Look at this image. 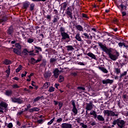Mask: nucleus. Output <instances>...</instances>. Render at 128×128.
I'll list each match as a JSON object with an SVG mask.
<instances>
[{
  "mask_svg": "<svg viewBox=\"0 0 128 128\" xmlns=\"http://www.w3.org/2000/svg\"><path fill=\"white\" fill-rule=\"evenodd\" d=\"M27 108H25L24 112H28V108H32V106H30V104H28L26 106Z\"/></svg>",
  "mask_w": 128,
  "mask_h": 128,
  "instance_id": "51",
  "label": "nucleus"
},
{
  "mask_svg": "<svg viewBox=\"0 0 128 128\" xmlns=\"http://www.w3.org/2000/svg\"><path fill=\"white\" fill-rule=\"evenodd\" d=\"M42 40L40 37H36L34 38V43L36 44V42H40V41Z\"/></svg>",
  "mask_w": 128,
  "mask_h": 128,
  "instance_id": "36",
  "label": "nucleus"
},
{
  "mask_svg": "<svg viewBox=\"0 0 128 128\" xmlns=\"http://www.w3.org/2000/svg\"><path fill=\"white\" fill-rule=\"evenodd\" d=\"M126 74H128V71H124L122 73H120V80H122L124 78Z\"/></svg>",
  "mask_w": 128,
  "mask_h": 128,
  "instance_id": "23",
  "label": "nucleus"
},
{
  "mask_svg": "<svg viewBox=\"0 0 128 128\" xmlns=\"http://www.w3.org/2000/svg\"><path fill=\"white\" fill-rule=\"evenodd\" d=\"M99 46L100 47V48L103 50V52H104L107 48L106 46V44H104V45L102 42H98Z\"/></svg>",
  "mask_w": 128,
  "mask_h": 128,
  "instance_id": "15",
  "label": "nucleus"
},
{
  "mask_svg": "<svg viewBox=\"0 0 128 128\" xmlns=\"http://www.w3.org/2000/svg\"><path fill=\"white\" fill-rule=\"evenodd\" d=\"M34 54H40V52H42V48L38 46H34Z\"/></svg>",
  "mask_w": 128,
  "mask_h": 128,
  "instance_id": "13",
  "label": "nucleus"
},
{
  "mask_svg": "<svg viewBox=\"0 0 128 128\" xmlns=\"http://www.w3.org/2000/svg\"><path fill=\"white\" fill-rule=\"evenodd\" d=\"M97 119L99 120V122H104V118L102 115H98Z\"/></svg>",
  "mask_w": 128,
  "mask_h": 128,
  "instance_id": "33",
  "label": "nucleus"
},
{
  "mask_svg": "<svg viewBox=\"0 0 128 128\" xmlns=\"http://www.w3.org/2000/svg\"><path fill=\"white\" fill-rule=\"evenodd\" d=\"M78 90H86V88L84 87H82V86H78L77 88Z\"/></svg>",
  "mask_w": 128,
  "mask_h": 128,
  "instance_id": "57",
  "label": "nucleus"
},
{
  "mask_svg": "<svg viewBox=\"0 0 128 128\" xmlns=\"http://www.w3.org/2000/svg\"><path fill=\"white\" fill-rule=\"evenodd\" d=\"M60 6V10H63V12H64L66 8V7L68 6V2H64L62 3Z\"/></svg>",
  "mask_w": 128,
  "mask_h": 128,
  "instance_id": "14",
  "label": "nucleus"
},
{
  "mask_svg": "<svg viewBox=\"0 0 128 128\" xmlns=\"http://www.w3.org/2000/svg\"><path fill=\"white\" fill-rule=\"evenodd\" d=\"M56 62V59L54 58H51L50 59V64H54V62Z\"/></svg>",
  "mask_w": 128,
  "mask_h": 128,
  "instance_id": "55",
  "label": "nucleus"
},
{
  "mask_svg": "<svg viewBox=\"0 0 128 128\" xmlns=\"http://www.w3.org/2000/svg\"><path fill=\"white\" fill-rule=\"evenodd\" d=\"M61 40H65L66 42H70L72 39H70V34L67 32H63L61 34Z\"/></svg>",
  "mask_w": 128,
  "mask_h": 128,
  "instance_id": "4",
  "label": "nucleus"
},
{
  "mask_svg": "<svg viewBox=\"0 0 128 128\" xmlns=\"http://www.w3.org/2000/svg\"><path fill=\"white\" fill-rule=\"evenodd\" d=\"M6 72H8V76H10V66H9L8 67V70H6Z\"/></svg>",
  "mask_w": 128,
  "mask_h": 128,
  "instance_id": "49",
  "label": "nucleus"
},
{
  "mask_svg": "<svg viewBox=\"0 0 128 128\" xmlns=\"http://www.w3.org/2000/svg\"><path fill=\"white\" fill-rule=\"evenodd\" d=\"M40 66H46V60L42 59V62L40 64Z\"/></svg>",
  "mask_w": 128,
  "mask_h": 128,
  "instance_id": "35",
  "label": "nucleus"
},
{
  "mask_svg": "<svg viewBox=\"0 0 128 128\" xmlns=\"http://www.w3.org/2000/svg\"><path fill=\"white\" fill-rule=\"evenodd\" d=\"M64 76L62 75H60L59 76L58 82H64Z\"/></svg>",
  "mask_w": 128,
  "mask_h": 128,
  "instance_id": "44",
  "label": "nucleus"
},
{
  "mask_svg": "<svg viewBox=\"0 0 128 128\" xmlns=\"http://www.w3.org/2000/svg\"><path fill=\"white\" fill-rule=\"evenodd\" d=\"M7 34L8 36H12L14 34V27L12 26H10L7 30Z\"/></svg>",
  "mask_w": 128,
  "mask_h": 128,
  "instance_id": "10",
  "label": "nucleus"
},
{
  "mask_svg": "<svg viewBox=\"0 0 128 128\" xmlns=\"http://www.w3.org/2000/svg\"><path fill=\"white\" fill-rule=\"evenodd\" d=\"M58 20H60L58 16H54V20H52L53 24H56V22H58Z\"/></svg>",
  "mask_w": 128,
  "mask_h": 128,
  "instance_id": "41",
  "label": "nucleus"
},
{
  "mask_svg": "<svg viewBox=\"0 0 128 128\" xmlns=\"http://www.w3.org/2000/svg\"><path fill=\"white\" fill-rule=\"evenodd\" d=\"M90 116H93L94 118V119L96 118H98V114H96V112L94 110H92V112H90Z\"/></svg>",
  "mask_w": 128,
  "mask_h": 128,
  "instance_id": "34",
  "label": "nucleus"
},
{
  "mask_svg": "<svg viewBox=\"0 0 128 128\" xmlns=\"http://www.w3.org/2000/svg\"><path fill=\"white\" fill-rule=\"evenodd\" d=\"M66 48H67V50L68 52H70L72 50H74V48L72 46H66Z\"/></svg>",
  "mask_w": 128,
  "mask_h": 128,
  "instance_id": "38",
  "label": "nucleus"
},
{
  "mask_svg": "<svg viewBox=\"0 0 128 128\" xmlns=\"http://www.w3.org/2000/svg\"><path fill=\"white\" fill-rule=\"evenodd\" d=\"M60 34L64 32H66V28H64L62 26H61L60 29Z\"/></svg>",
  "mask_w": 128,
  "mask_h": 128,
  "instance_id": "47",
  "label": "nucleus"
},
{
  "mask_svg": "<svg viewBox=\"0 0 128 128\" xmlns=\"http://www.w3.org/2000/svg\"><path fill=\"white\" fill-rule=\"evenodd\" d=\"M12 102H14V104H22L24 102V101L22 100V97L20 96L19 98L13 97L11 98Z\"/></svg>",
  "mask_w": 128,
  "mask_h": 128,
  "instance_id": "5",
  "label": "nucleus"
},
{
  "mask_svg": "<svg viewBox=\"0 0 128 128\" xmlns=\"http://www.w3.org/2000/svg\"><path fill=\"white\" fill-rule=\"evenodd\" d=\"M11 44H15V47L16 48H11V49L13 50V52L17 54V56H22V45L20 43H16V40L11 41Z\"/></svg>",
  "mask_w": 128,
  "mask_h": 128,
  "instance_id": "2",
  "label": "nucleus"
},
{
  "mask_svg": "<svg viewBox=\"0 0 128 128\" xmlns=\"http://www.w3.org/2000/svg\"><path fill=\"white\" fill-rule=\"evenodd\" d=\"M46 12H44L43 13V16H44V18H46V20H48V22H50V20H52V14H47L46 15Z\"/></svg>",
  "mask_w": 128,
  "mask_h": 128,
  "instance_id": "16",
  "label": "nucleus"
},
{
  "mask_svg": "<svg viewBox=\"0 0 128 128\" xmlns=\"http://www.w3.org/2000/svg\"><path fill=\"white\" fill-rule=\"evenodd\" d=\"M30 2L28 1H26L22 3V8L24 10H26L27 8H30Z\"/></svg>",
  "mask_w": 128,
  "mask_h": 128,
  "instance_id": "9",
  "label": "nucleus"
},
{
  "mask_svg": "<svg viewBox=\"0 0 128 128\" xmlns=\"http://www.w3.org/2000/svg\"><path fill=\"white\" fill-rule=\"evenodd\" d=\"M40 108L37 107H34L32 108H30L28 110L29 112H39Z\"/></svg>",
  "mask_w": 128,
  "mask_h": 128,
  "instance_id": "26",
  "label": "nucleus"
},
{
  "mask_svg": "<svg viewBox=\"0 0 128 128\" xmlns=\"http://www.w3.org/2000/svg\"><path fill=\"white\" fill-rule=\"evenodd\" d=\"M124 42H120L118 44V46H120V48H122V46H124Z\"/></svg>",
  "mask_w": 128,
  "mask_h": 128,
  "instance_id": "61",
  "label": "nucleus"
},
{
  "mask_svg": "<svg viewBox=\"0 0 128 128\" xmlns=\"http://www.w3.org/2000/svg\"><path fill=\"white\" fill-rule=\"evenodd\" d=\"M94 104H92V102H90L89 104H88L86 106V110H92Z\"/></svg>",
  "mask_w": 128,
  "mask_h": 128,
  "instance_id": "18",
  "label": "nucleus"
},
{
  "mask_svg": "<svg viewBox=\"0 0 128 128\" xmlns=\"http://www.w3.org/2000/svg\"><path fill=\"white\" fill-rule=\"evenodd\" d=\"M54 90H56V88H54L52 86H51L49 87L48 92H54Z\"/></svg>",
  "mask_w": 128,
  "mask_h": 128,
  "instance_id": "43",
  "label": "nucleus"
},
{
  "mask_svg": "<svg viewBox=\"0 0 128 128\" xmlns=\"http://www.w3.org/2000/svg\"><path fill=\"white\" fill-rule=\"evenodd\" d=\"M30 12H32V10H34V4L32 3L31 4L30 3Z\"/></svg>",
  "mask_w": 128,
  "mask_h": 128,
  "instance_id": "40",
  "label": "nucleus"
},
{
  "mask_svg": "<svg viewBox=\"0 0 128 128\" xmlns=\"http://www.w3.org/2000/svg\"><path fill=\"white\" fill-rule=\"evenodd\" d=\"M12 64V60H8V59H5L3 61V64H6V66H8V64Z\"/></svg>",
  "mask_w": 128,
  "mask_h": 128,
  "instance_id": "19",
  "label": "nucleus"
},
{
  "mask_svg": "<svg viewBox=\"0 0 128 128\" xmlns=\"http://www.w3.org/2000/svg\"><path fill=\"white\" fill-rule=\"evenodd\" d=\"M27 42L28 43V44H32V42H34V38H29L28 39V40H27Z\"/></svg>",
  "mask_w": 128,
  "mask_h": 128,
  "instance_id": "39",
  "label": "nucleus"
},
{
  "mask_svg": "<svg viewBox=\"0 0 128 128\" xmlns=\"http://www.w3.org/2000/svg\"><path fill=\"white\" fill-rule=\"evenodd\" d=\"M26 74H28V72L26 71L24 72V74H21V76H22V78H24V76H26Z\"/></svg>",
  "mask_w": 128,
  "mask_h": 128,
  "instance_id": "60",
  "label": "nucleus"
},
{
  "mask_svg": "<svg viewBox=\"0 0 128 128\" xmlns=\"http://www.w3.org/2000/svg\"><path fill=\"white\" fill-rule=\"evenodd\" d=\"M5 94H6V96H12V90H6Z\"/></svg>",
  "mask_w": 128,
  "mask_h": 128,
  "instance_id": "32",
  "label": "nucleus"
},
{
  "mask_svg": "<svg viewBox=\"0 0 128 128\" xmlns=\"http://www.w3.org/2000/svg\"><path fill=\"white\" fill-rule=\"evenodd\" d=\"M120 6L122 10H124V8H125V10H126V8H128V3H126V6L124 5V4H120Z\"/></svg>",
  "mask_w": 128,
  "mask_h": 128,
  "instance_id": "48",
  "label": "nucleus"
},
{
  "mask_svg": "<svg viewBox=\"0 0 128 128\" xmlns=\"http://www.w3.org/2000/svg\"><path fill=\"white\" fill-rule=\"evenodd\" d=\"M53 74L55 78H58V76H60V70L58 68H56L53 71Z\"/></svg>",
  "mask_w": 128,
  "mask_h": 128,
  "instance_id": "11",
  "label": "nucleus"
},
{
  "mask_svg": "<svg viewBox=\"0 0 128 128\" xmlns=\"http://www.w3.org/2000/svg\"><path fill=\"white\" fill-rule=\"evenodd\" d=\"M86 55L90 58H93V60H96V55H94L92 52H89L87 53Z\"/></svg>",
  "mask_w": 128,
  "mask_h": 128,
  "instance_id": "25",
  "label": "nucleus"
},
{
  "mask_svg": "<svg viewBox=\"0 0 128 128\" xmlns=\"http://www.w3.org/2000/svg\"><path fill=\"white\" fill-rule=\"evenodd\" d=\"M8 20V18L6 16H3L0 18V24H2V22H6Z\"/></svg>",
  "mask_w": 128,
  "mask_h": 128,
  "instance_id": "24",
  "label": "nucleus"
},
{
  "mask_svg": "<svg viewBox=\"0 0 128 128\" xmlns=\"http://www.w3.org/2000/svg\"><path fill=\"white\" fill-rule=\"evenodd\" d=\"M114 72L116 74V76H119L120 74V68H114Z\"/></svg>",
  "mask_w": 128,
  "mask_h": 128,
  "instance_id": "28",
  "label": "nucleus"
},
{
  "mask_svg": "<svg viewBox=\"0 0 128 128\" xmlns=\"http://www.w3.org/2000/svg\"><path fill=\"white\" fill-rule=\"evenodd\" d=\"M44 76L45 78H48L52 76V72H50V70H48L44 74Z\"/></svg>",
  "mask_w": 128,
  "mask_h": 128,
  "instance_id": "22",
  "label": "nucleus"
},
{
  "mask_svg": "<svg viewBox=\"0 0 128 128\" xmlns=\"http://www.w3.org/2000/svg\"><path fill=\"white\" fill-rule=\"evenodd\" d=\"M20 32H22V36L23 38H24V40H26V33L24 32H22V30H20Z\"/></svg>",
  "mask_w": 128,
  "mask_h": 128,
  "instance_id": "53",
  "label": "nucleus"
},
{
  "mask_svg": "<svg viewBox=\"0 0 128 128\" xmlns=\"http://www.w3.org/2000/svg\"><path fill=\"white\" fill-rule=\"evenodd\" d=\"M54 120H56V118L54 117L49 122H48V126L52 124L54 122Z\"/></svg>",
  "mask_w": 128,
  "mask_h": 128,
  "instance_id": "50",
  "label": "nucleus"
},
{
  "mask_svg": "<svg viewBox=\"0 0 128 128\" xmlns=\"http://www.w3.org/2000/svg\"><path fill=\"white\" fill-rule=\"evenodd\" d=\"M12 88H20V86L17 85L16 84L14 85H12Z\"/></svg>",
  "mask_w": 128,
  "mask_h": 128,
  "instance_id": "58",
  "label": "nucleus"
},
{
  "mask_svg": "<svg viewBox=\"0 0 128 128\" xmlns=\"http://www.w3.org/2000/svg\"><path fill=\"white\" fill-rule=\"evenodd\" d=\"M44 98V96H38L36 98H35L34 100L33 104L36 102H38V100H40V98Z\"/></svg>",
  "mask_w": 128,
  "mask_h": 128,
  "instance_id": "37",
  "label": "nucleus"
},
{
  "mask_svg": "<svg viewBox=\"0 0 128 128\" xmlns=\"http://www.w3.org/2000/svg\"><path fill=\"white\" fill-rule=\"evenodd\" d=\"M72 112L74 114H78V109H76V107H73Z\"/></svg>",
  "mask_w": 128,
  "mask_h": 128,
  "instance_id": "46",
  "label": "nucleus"
},
{
  "mask_svg": "<svg viewBox=\"0 0 128 128\" xmlns=\"http://www.w3.org/2000/svg\"><path fill=\"white\" fill-rule=\"evenodd\" d=\"M22 65H19L18 67L16 70V72H20V71L22 70Z\"/></svg>",
  "mask_w": 128,
  "mask_h": 128,
  "instance_id": "45",
  "label": "nucleus"
},
{
  "mask_svg": "<svg viewBox=\"0 0 128 128\" xmlns=\"http://www.w3.org/2000/svg\"><path fill=\"white\" fill-rule=\"evenodd\" d=\"M61 122H62V118H59L56 120V122H58V124H60Z\"/></svg>",
  "mask_w": 128,
  "mask_h": 128,
  "instance_id": "64",
  "label": "nucleus"
},
{
  "mask_svg": "<svg viewBox=\"0 0 128 128\" xmlns=\"http://www.w3.org/2000/svg\"><path fill=\"white\" fill-rule=\"evenodd\" d=\"M38 124H42V122H44V119L38 120Z\"/></svg>",
  "mask_w": 128,
  "mask_h": 128,
  "instance_id": "63",
  "label": "nucleus"
},
{
  "mask_svg": "<svg viewBox=\"0 0 128 128\" xmlns=\"http://www.w3.org/2000/svg\"><path fill=\"white\" fill-rule=\"evenodd\" d=\"M8 104L6 102H1L0 103V108H8Z\"/></svg>",
  "mask_w": 128,
  "mask_h": 128,
  "instance_id": "29",
  "label": "nucleus"
},
{
  "mask_svg": "<svg viewBox=\"0 0 128 128\" xmlns=\"http://www.w3.org/2000/svg\"><path fill=\"white\" fill-rule=\"evenodd\" d=\"M112 48H107L104 51V52H106V54L112 60H116L118 58V56H120V53L118 51L116 50V52L112 54Z\"/></svg>",
  "mask_w": 128,
  "mask_h": 128,
  "instance_id": "1",
  "label": "nucleus"
},
{
  "mask_svg": "<svg viewBox=\"0 0 128 128\" xmlns=\"http://www.w3.org/2000/svg\"><path fill=\"white\" fill-rule=\"evenodd\" d=\"M14 126L12 125V123L10 122L8 124V128H12Z\"/></svg>",
  "mask_w": 128,
  "mask_h": 128,
  "instance_id": "62",
  "label": "nucleus"
},
{
  "mask_svg": "<svg viewBox=\"0 0 128 128\" xmlns=\"http://www.w3.org/2000/svg\"><path fill=\"white\" fill-rule=\"evenodd\" d=\"M62 128H72V124L68 123H63L61 124Z\"/></svg>",
  "mask_w": 128,
  "mask_h": 128,
  "instance_id": "12",
  "label": "nucleus"
},
{
  "mask_svg": "<svg viewBox=\"0 0 128 128\" xmlns=\"http://www.w3.org/2000/svg\"><path fill=\"white\" fill-rule=\"evenodd\" d=\"M75 28L78 30H79V32H82L84 30V28H82L80 25H76Z\"/></svg>",
  "mask_w": 128,
  "mask_h": 128,
  "instance_id": "30",
  "label": "nucleus"
},
{
  "mask_svg": "<svg viewBox=\"0 0 128 128\" xmlns=\"http://www.w3.org/2000/svg\"><path fill=\"white\" fill-rule=\"evenodd\" d=\"M104 114H106L108 116H118V114H116L114 111L110 110H106L104 111Z\"/></svg>",
  "mask_w": 128,
  "mask_h": 128,
  "instance_id": "6",
  "label": "nucleus"
},
{
  "mask_svg": "<svg viewBox=\"0 0 128 128\" xmlns=\"http://www.w3.org/2000/svg\"><path fill=\"white\" fill-rule=\"evenodd\" d=\"M50 86V82H45L42 86V88H44V90H46L47 88H48V86Z\"/></svg>",
  "mask_w": 128,
  "mask_h": 128,
  "instance_id": "27",
  "label": "nucleus"
},
{
  "mask_svg": "<svg viewBox=\"0 0 128 128\" xmlns=\"http://www.w3.org/2000/svg\"><path fill=\"white\" fill-rule=\"evenodd\" d=\"M99 70H102L104 74H108V71L106 70V68H104V67L99 66L98 67Z\"/></svg>",
  "mask_w": 128,
  "mask_h": 128,
  "instance_id": "31",
  "label": "nucleus"
},
{
  "mask_svg": "<svg viewBox=\"0 0 128 128\" xmlns=\"http://www.w3.org/2000/svg\"><path fill=\"white\" fill-rule=\"evenodd\" d=\"M102 84H114V80L110 78L103 80H102Z\"/></svg>",
  "mask_w": 128,
  "mask_h": 128,
  "instance_id": "8",
  "label": "nucleus"
},
{
  "mask_svg": "<svg viewBox=\"0 0 128 128\" xmlns=\"http://www.w3.org/2000/svg\"><path fill=\"white\" fill-rule=\"evenodd\" d=\"M82 18H87V19L89 18L88 16V14L84 13H82Z\"/></svg>",
  "mask_w": 128,
  "mask_h": 128,
  "instance_id": "52",
  "label": "nucleus"
},
{
  "mask_svg": "<svg viewBox=\"0 0 128 128\" xmlns=\"http://www.w3.org/2000/svg\"><path fill=\"white\" fill-rule=\"evenodd\" d=\"M62 106H64V103L62 102H59L58 106H59L60 110L62 108Z\"/></svg>",
  "mask_w": 128,
  "mask_h": 128,
  "instance_id": "56",
  "label": "nucleus"
},
{
  "mask_svg": "<svg viewBox=\"0 0 128 128\" xmlns=\"http://www.w3.org/2000/svg\"><path fill=\"white\" fill-rule=\"evenodd\" d=\"M39 59L36 60V59L34 58H32L30 60H32V64H38V62H42V56L40 55L38 57Z\"/></svg>",
  "mask_w": 128,
  "mask_h": 128,
  "instance_id": "7",
  "label": "nucleus"
},
{
  "mask_svg": "<svg viewBox=\"0 0 128 128\" xmlns=\"http://www.w3.org/2000/svg\"><path fill=\"white\" fill-rule=\"evenodd\" d=\"M75 38L78 42H84L82 39V37H80V33H77L76 34L75 36Z\"/></svg>",
  "mask_w": 128,
  "mask_h": 128,
  "instance_id": "21",
  "label": "nucleus"
},
{
  "mask_svg": "<svg viewBox=\"0 0 128 128\" xmlns=\"http://www.w3.org/2000/svg\"><path fill=\"white\" fill-rule=\"evenodd\" d=\"M112 124H114V126L117 124L118 128H124L126 126V122L122 120H120V118L115 119L112 122Z\"/></svg>",
  "mask_w": 128,
  "mask_h": 128,
  "instance_id": "3",
  "label": "nucleus"
},
{
  "mask_svg": "<svg viewBox=\"0 0 128 128\" xmlns=\"http://www.w3.org/2000/svg\"><path fill=\"white\" fill-rule=\"evenodd\" d=\"M71 102L73 108H76V103L74 102V100H71Z\"/></svg>",
  "mask_w": 128,
  "mask_h": 128,
  "instance_id": "59",
  "label": "nucleus"
},
{
  "mask_svg": "<svg viewBox=\"0 0 128 128\" xmlns=\"http://www.w3.org/2000/svg\"><path fill=\"white\" fill-rule=\"evenodd\" d=\"M82 38H84L87 40H92V35L90 36L87 33H84Z\"/></svg>",
  "mask_w": 128,
  "mask_h": 128,
  "instance_id": "17",
  "label": "nucleus"
},
{
  "mask_svg": "<svg viewBox=\"0 0 128 128\" xmlns=\"http://www.w3.org/2000/svg\"><path fill=\"white\" fill-rule=\"evenodd\" d=\"M66 14L71 18V20L72 18V8H70V10H66Z\"/></svg>",
  "mask_w": 128,
  "mask_h": 128,
  "instance_id": "20",
  "label": "nucleus"
},
{
  "mask_svg": "<svg viewBox=\"0 0 128 128\" xmlns=\"http://www.w3.org/2000/svg\"><path fill=\"white\" fill-rule=\"evenodd\" d=\"M28 49L26 48L24 49V50L22 52V54H24V56H28Z\"/></svg>",
  "mask_w": 128,
  "mask_h": 128,
  "instance_id": "42",
  "label": "nucleus"
},
{
  "mask_svg": "<svg viewBox=\"0 0 128 128\" xmlns=\"http://www.w3.org/2000/svg\"><path fill=\"white\" fill-rule=\"evenodd\" d=\"M80 126L82 128H88V126L82 122H80Z\"/></svg>",
  "mask_w": 128,
  "mask_h": 128,
  "instance_id": "54",
  "label": "nucleus"
}]
</instances>
